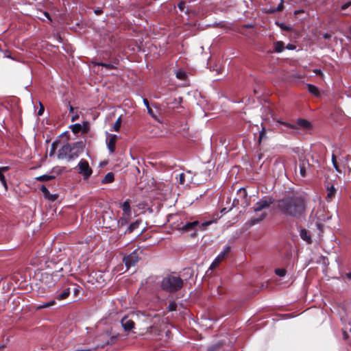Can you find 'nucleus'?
<instances>
[{
	"mask_svg": "<svg viewBox=\"0 0 351 351\" xmlns=\"http://www.w3.org/2000/svg\"><path fill=\"white\" fill-rule=\"evenodd\" d=\"M274 199L272 197H265L260 199L254 206V210L256 213V216L252 217L249 222V226H254L263 221L267 216V213L261 212L265 208H268L273 203ZM248 223H246V226Z\"/></svg>",
	"mask_w": 351,
	"mask_h": 351,
	"instance_id": "2",
	"label": "nucleus"
},
{
	"mask_svg": "<svg viewBox=\"0 0 351 351\" xmlns=\"http://www.w3.org/2000/svg\"><path fill=\"white\" fill-rule=\"evenodd\" d=\"M1 51L3 53L4 56H5V58H12V56H11V55L10 54L9 51H8V50H5V51H3V50L2 49V51Z\"/></svg>",
	"mask_w": 351,
	"mask_h": 351,
	"instance_id": "40",
	"label": "nucleus"
},
{
	"mask_svg": "<svg viewBox=\"0 0 351 351\" xmlns=\"http://www.w3.org/2000/svg\"><path fill=\"white\" fill-rule=\"evenodd\" d=\"M117 138L118 137L116 134H107L106 145L110 153H113L114 152Z\"/></svg>",
	"mask_w": 351,
	"mask_h": 351,
	"instance_id": "10",
	"label": "nucleus"
},
{
	"mask_svg": "<svg viewBox=\"0 0 351 351\" xmlns=\"http://www.w3.org/2000/svg\"><path fill=\"white\" fill-rule=\"evenodd\" d=\"M215 70L217 72V73H219L221 69L218 66H216Z\"/></svg>",
	"mask_w": 351,
	"mask_h": 351,
	"instance_id": "53",
	"label": "nucleus"
},
{
	"mask_svg": "<svg viewBox=\"0 0 351 351\" xmlns=\"http://www.w3.org/2000/svg\"><path fill=\"white\" fill-rule=\"evenodd\" d=\"M241 191V188H239L237 189V191Z\"/></svg>",
	"mask_w": 351,
	"mask_h": 351,
	"instance_id": "60",
	"label": "nucleus"
},
{
	"mask_svg": "<svg viewBox=\"0 0 351 351\" xmlns=\"http://www.w3.org/2000/svg\"><path fill=\"white\" fill-rule=\"evenodd\" d=\"M56 148V143H52V145H51V152L50 153V155H51H51L53 154V152H55Z\"/></svg>",
	"mask_w": 351,
	"mask_h": 351,
	"instance_id": "43",
	"label": "nucleus"
},
{
	"mask_svg": "<svg viewBox=\"0 0 351 351\" xmlns=\"http://www.w3.org/2000/svg\"><path fill=\"white\" fill-rule=\"evenodd\" d=\"M69 110H70V112H73L74 110L73 108L71 106H70Z\"/></svg>",
	"mask_w": 351,
	"mask_h": 351,
	"instance_id": "57",
	"label": "nucleus"
},
{
	"mask_svg": "<svg viewBox=\"0 0 351 351\" xmlns=\"http://www.w3.org/2000/svg\"><path fill=\"white\" fill-rule=\"evenodd\" d=\"M274 51L277 53L282 52L285 49V45L282 41H277L274 43Z\"/></svg>",
	"mask_w": 351,
	"mask_h": 351,
	"instance_id": "23",
	"label": "nucleus"
},
{
	"mask_svg": "<svg viewBox=\"0 0 351 351\" xmlns=\"http://www.w3.org/2000/svg\"><path fill=\"white\" fill-rule=\"evenodd\" d=\"M323 38H324V39L328 40V39H330V38H331V35H330V34H328V33H325V34L323 35Z\"/></svg>",
	"mask_w": 351,
	"mask_h": 351,
	"instance_id": "44",
	"label": "nucleus"
},
{
	"mask_svg": "<svg viewBox=\"0 0 351 351\" xmlns=\"http://www.w3.org/2000/svg\"><path fill=\"white\" fill-rule=\"evenodd\" d=\"M239 203V200L237 199H234L233 201V206H237Z\"/></svg>",
	"mask_w": 351,
	"mask_h": 351,
	"instance_id": "46",
	"label": "nucleus"
},
{
	"mask_svg": "<svg viewBox=\"0 0 351 351\" xmlns=\"http://www.w3.org/2000/svg\"><path fill=\"white\" fill-rule=\"evenodd\" d=\"M242 191H243V197L244 196L247 195V192H246L245 189L244 187H243Z\"/></svg>",
	"mask_w": 351,
	"mask_h": 351,
	"instance_id": "49",
	"label": "nucleus"
},
{
	"mask_svg": "<svg viewBox=\"0 0 351 351\" xmlns=\"http://www.w3.org/2000/svg\"><path fill=\"white\" fill-rule=\"evenodd\" d=\"M143 103H144L145 106L147 107V108L149 107V102L147 99H143Z\"/></svg>",
	"mask_w": 351,
	"mask_h": 351,
	"instance_id": "45",
	"label": "nucleus"
},
{
	"mask_svg": "<svg viewBox=\"0 0 351 351\" xmlns=\"http://www.w3.org/2000/svg\"><path fill=\"white\" fill-rule=\"evenodd\" d=\"M140 222L141 221L139 220H136L135 222L131 223L128 228V232H132V231L136 230L138 227Z\"/></svg>",
	"mask_w": 351,
	"mask_h": 351,
	"instance_id": "25",
	"label": "nucleus"
},
{
	"mask_svg": "<svg viewBox=\"0 0 351 351\" xmlns=\"http://www.w3.org/2000/svg\"><path fill=\"white\" fill-rule=\"evenodd\" d=\"M193 176L191 171L186 173H181L179 174V183L180 184H189L193 182Z\"/></svg>",
	"mask_w": 351,
	"mask_h": 351,
	"instance_id": "11",
	"label": "nucleus"
},
{
	"mask_svg": "<svg viewBox=\"0 0 351 351\" xmlns=\"http://www.w3.org/2000/svg\"><path fill=\"white\" fill-rule=\"evenodd\" d=\"M9 169H10L9 167H0V181L5 190L8 189V186H7L6 180L5 179L3 173L8 171Z\"/></svg>",
	"mask_w": 351,
	"mask_h": 351,
	"instance_id": "16",
	"label": "nucleus"
},
{
	"mask_svg": "<svg viewBox=\"0 0 351 351\" xmlns=\"http://www.w3.org/2000/svg\"><path fill=\"white\" fill-rule=\"evenodd\" d=\"M114 180V174L112 173H108L103 178L101 182L103 184L110 183Z\"/></svg>",
	"mask_w": 351,
	"mask_h": 351,
	"instance_id": "24",
	"label": "nucleus"
},
{
	"mask_svg": "<svg viewBox=\"0 0 351 351\" xmlns=\"http://www.w3.org/2000/svg\"><path fill=\"white\" fill-rule=\"evenodd\" d=\"M257 91L256 89H254V93L256 94Z\"/></svg>",
	"mask_w": 351,
	"mask_h": 351,
	"instance_id": "61",
	"label": "nucleus"
},
{
	"mask_svg": "<svg viewBox=\"0 0 351 351\" xmlns=\"http://www.w3.org/2000/svg\"><path fill=\"white\" fill-rule=\"evenodd\" d=\"M82 150V143H76L73 145L66 144L59 149L58 157L59 159L68 158L69 160H71L77 157Z\"/></svg>",
	"mask_w": 351,
	"mask_h": 351,
	"instance_id": "3",
	"label": "nucleus"
},
{
	"mask_svg": "<svg viewBox=\"0 0 351 351\" xmlns=\"http://www.w3.org/2000/svg\"><path fill=\"white\" fill-rule=\"evenodd\" d=\"M214 219H212V220H210V221H205L204 223H202L200 226H199V228L201 230H205V227L208 226H210V224H212L213 223L217 221V219H219L221 217V216L219 215V214H215L214 215Z\"/></svg>",
	"mask_w": 351,
	"mask_h": 351,
	"instance_id": "21",
	"label": "nucleus"
},
{
	"mask_svg": "<svg viewBox=\"0 0 351 351\" xmlns=\"http://www.w3.org/2000/svg\"><path fill=\"white\" fill-rule=\"evenodd\" d=\"M350 6H351V1H348L344 4H343L341 6V10H346L347 8H348Z\"/></svg>",
	"mask_w": 351,
	"mask_h": 351,
	"instance_id": "37",
	"label": "nucleus"
},
{
	"mask_svg": "<svg viewBox=\"0 0 351 351\" xmlns=\"http://www.w3.org/2000/svg\"><path fill=\"white\" fill-rule=\"evenodd\" d=\"M139 260L137 251H134L124 258V262L128 268L134 266Z\"/></svg>",
	"mask_w": 351,
	"mask_h": 351,
	"instance_id": "9",
	"label": "nucleus"
},
{
	"mask_svg": "<svg viewBox=\"0 0 351 351\" xmlns=\"http://www.w3.org/2000/svg\"><path fill=\"white\" fill-rule=\"evenodd\" d=\"M4 348V345H1V346H0V349H1V348Z\"/></svg>",
	"mask_w": 351,
	"mask_h": 351,
	"instance_id": "59",
	"label": "nucleus"
},
{
	"mask_svg": "<svg viewBox=\"0 0 351 351\" xmlns=\"http://www.w3.org/2000/svg\"><path fill=\"white\" fill-rule=\"evenodd\" d=\"M346 276L348 279H351V273H348L346 274Z\"/></svg>",
	"mask_w": 351,
	"mask_h": 351,
	"instance_id": "55",
	"label": "nucleus"
},
{
	"mask_svg": "<svg viewBox=\"0 0 351 351\" xmlns=\"http://www.w3.org/2000/svg\"><path fill=\"white\" fill-rule=\"evenodd\" d=\"M184 6L185 3L184 1H180L178 5V8L180 11H184Z\"/></svg>",
	"mask_w": 351,
	"mask_h": 351,
	"instance_id": "38",
	"label": "nucleus"
},
{
	"mask_svg": "<svg viewBox=\"0 0 351 351\" xmlns=\"http://www.w3.org/2000/svg\"><path fill=\"white\" fill-rule=\"evenodd\" d=\"M121 324L125 331L131 330L134 326V322L128 317H125L121 319Z\"/></svg>",
	"mask_w": 351,
	"mask_h": 351,
	"instance_id": "13",
	"label": "nucleus"
},
{
	"mask_svg": "<svg viewBox=\"0 0 351 351\" xmlns=\"http://www.w3.org/2000/svg\"><path fill=\"white\" fill-rule=\"evenodd\" d=\"M333 165V167L335 169V170L339 172V173H341V169H339V165H338V162L337 161H334V162L332 163Z\"/></svg>",
	"mask_w": 351,
	"mask_h": 351,
	"instance_id": "39",
	"label": "nucleus"
},
{
	"mask_svg": "<svg viewBox=\"0 0 351 351\" xmlns=\"http://www.w3.org/2000/svg\"><path fill=\"white\" fill-rule=\"evenodd\" d=\"M78 117V116H73L71 119L72 121H74Z\"/></svg>",
	"mask_w": 351,
	"mask_h": 351,
	"instance_id": "56",
	"label": "nucleus"
},
{
	"mask_svg": "<svg viewBox=\"0 0 351 351\" xmlns=\"http://www.w3.org/2000/svg\"><path fill=\"white\" fill-rule=\"evenodd\" d=\"M199 225V221H194L193 222H189V223H186L185 225H184L182 228H180V229L182 230V231H184V232H188L189 230H194L195 228Z\"/></svg>",
	"mask_w": 351,
	"mask_h": 351,
	"instance_id": "17",
	"label": "nucleus"
},
{
	"mask_svg": "<svg viewBox=\"0 0 351 351\" xmlns=\"http://www.w3.org/2000/svg\"><path fill=\"white\" fill-rule=\"evenodd\" d=\"M266 138V130L265 128H262V130L260 132L258 136V143L261 144V141Z\"/></svg>",
	"mask_w": 351,
	"mask_h": 351,
	"instance_id": "30",
	"label": "nucleus"
},
{
	"mask_svg": "<svg viewBox=\"0 0 351 351\" xmlns=\"http://www.w3.org/2000/svg\"><path fill=\"white\" fill-rule=\"evenodd\" d=\"M300 175L302 177L306 176V169H305L304 164H302V165L300 166Z\"/></svg>",
	"mask_w": 351,
	"mask_h": 351,
	"instance_id": "35",
	"label": "nucleus"
},
{
	"mask_svg": "<svg viewBox=\"0 0 351 351\" xmlns=\"http://www.w3.org/2000/svg\"><path fill=\"white\" fill-rule=\"evenodd\" d=\"M132 213L130 212H123V215L119 221L121 225L123 226L127 224L131 219Z\"/></svg>",
	"mask_w": 351,
	"mask_h": 351,
	"instance_id": "19",
	"label": "nucleus"
},
{
	"mask_svg": "<svg viewBox=\"0 0 351 351\" xmlns=\"http://www.w3.org/2000/svg\"><path fill=\"white\" fill-rule=\"evenodd\" d=\"M284 9V1L280 0V3L276 8H270L269 9L265 8V12L267 14H274L278 12H281Z\"/></svg>",
	"mask_w": 351,
	"mask_h": 351,
	"instance_id": "14",
	"label": "nucleus"
},
{
	"mask_svg": "<svg viewBox=\"0 0 351 351\" xmlns=\"http://www.w3.org/2000/svg\"><path fill=\"white\" fill-rule=\"evenodd\" d=\"M54 178L53 176L43 175L37 178V180L40 181H47Z\"/></svg>",
	"mask_w": 351,
	"mask_h": 351,
	"instance_id": "32",
	"label": "nucleus"
},
{
	"mask_svg": "<svg viewBox=\"0 0 351 351\" xmlns=\"http://www.w3.org/2000/svg\"><path fill=\"white\" fill-rule=\"evenodd\" d=\"M78 173L82 175L84 180H87L92 175L93 171L87 160L81 159L77 166Z\"/></svg>",
	"mask_w": 351,
	"mask_h": 351,
	"instance_id": "7",
	"label": "nucleus"
},
{
	"mask_svg": "<svg viewBox=\"0 0 351 351\" xmlns=\"http://www.w3.org/2000/svg\"><path fill=\"white\" fill-rule=\"evenodd\" d=\"M326 189H327L326 200L328 202H330L332 199V198L335 197L337 190L333 185L329 186L328 184L326 186Z\"/></svg>",
	"mask_w": 351,
	"mask_h": 351,
	"instance_id": "15",
	"label": "nucleus"
},
{
	"mask_svg": "<svg viewBox=\"0 0 351 351\" xmlns=\"http://www.w3.org/2000/svg\"><path fill=\"white\" fill-rule=\"evenodd\" d=\"M40 108L38 112V114L39 116L42 115L43 114V112H44V106L41 104V103H40Z\"/></svg>",
	"mask_w": 351,
	"mask_h": 351,
	"instance_id": "41",
	"label": "nucleus"
},
{
	"mask_svg": "<svg viewBox=\"0 0 351 351\" xmlns=\"http://www.w3.org/2000/svg\"><path fill=\"white\" fill-rule=\"evenodd\" d=\"M287 273V271L284 268H278V269H275V274L280 276V277H283L285 276Z\"/></svg>",
	"mask_w": 351,
	"mask_h": 351,
	"instance_id": "28",
	"label": "nucleus"
},
{
	"mask_svg": "<svg viewBox=\"0 0 351 351\" xmlns=\"http://www.w3.org/2000/svg\"><path fill=\"white\" fill-rule=\"evenodd\" d=\"M230 251V247L226 246L225 249L215 258L213 262L211 263L207 272L210 270H213L215 268H216L219 265V264L226 258Z\"/></svg>",
	"mask_w": 351,
	"mask_h": 351,
	"instance_id": "8",
	"label": "nucleus"
},
{
	"mask_svg": "<svg viewBox=\"0 0 351 351\" xmlns=\"http://www.w3.org/2000/svg\"><path fill=\"white\" fill-rule=\"evenodd\" d=\"M321 90L322 89H308L310 93L316 97H320Z\"/></svg>",
	"mask_w": 351,
	"mask_h": 351,
	"instance_id": "33",
	"label": "nucleus"
},
{
	"mask_svg": "<svg viewBox=\"0 0 351 351\" xmlns=\"http://www.w3.org/2000/svg\"><path fill=\"white\" fill-rule=\"evenodd\" d=\"M334 161H337V157L335 154H332V162L333 163Z\"/></svg>",
	"mask_w": 351,
	"mask_h": 351,
	"instance_id": "48",
	"label": "nucleus"
},
{
	"mask_svg": "<svg viewBox=\"0 0 351 351\" xmlns=\"http://www.w3.org/2000/svg\"><path fill=\"white\" fill-rule=\"evenodd\" d=\"M40 190L43 192L45 197H46L47 199L51 201H54L56 199L57 196L56 195L51 194L45 186L43 185L40 188Z\"/></svg>",
	"mask_w": 351,
	"mask_h": 351,
	"instance_id": "18",
	"label": "nucleus"
},
{
	"mask_svg": "<svg viewBox=\"0 0 351 351\" xmlns=\"http://www.w3.org/2000/svg\"><path fill=\"white\" fill-rule=\"evenodd\" d=\"M70 294V289L66 288L64 290H63L60 293H59L56 298L59 300H62L66 299Z\"/></svg>",
	"mask_w": 351,
	"mask_h": 351,
	"instance_id": "22",
	"label": "nucleus"
},
{
	"mask_svg": "<svg viewBox=\"0 0 351 351\" xmlns=\"http://www.w3.org/2000/svg\"><path fill=\"white\" fill-rule=\"evenodd\" d=\"M121 127V118L119 117L113 125V128L115 131H119Z\"/></svg>",
	"mask_w": 351,
	"mask_h": 351,
	"instance_id": "34",
	"label": "nucleus"
},
{
	"mask_svg": "<svg viewBox=\"0 0 351 351\" xmlns=\"http://www.w3.org/2000/svg\"><path fill=\"white\" fill-rule=\"evenodd\" d=\"M276 24L279 27H280L281 29L282 30H285V31H290L291 30V27L286 25L285 23H280L279 21H276Z\"/></svg>",
	"mask_w": 351,
	"mask_h": 351,
	"instance_id": "31",
	"label": "nucleus"
},
{
	"mask_svg": "<svg viewBox=\"0 0 351 351\" xmlns=\"http://www.w3.org/2000/svg\"><path fill=\"white\" fill-rule=\"evenodd\" d=\"M82 130H84V131L86 132V129H84L82 125L79 123H76L72 126V131L74 133H77Z\"/></svg>",
	"mask_w": 351,
	"mask_h": 351,
	"instance_id": "27",
	"label": "nucleus"
},
{
	"mask_svg": "<svg viewBox=\"0 0 351 351\" xmlns=\"http://www.w3.org/2000/svg\"><path fill=\"white\" fill-rule=\"evenodd\" d=\"M295 47H296L295 45H294L293 44H288L286 47L287 49H290V50L295 49Z\"/></svg>",
	"mask_w": 351,
	"mask_h": 351,
	"instance_id": "42",
	"label": "nucleus"
},
{
	"mask_svg": "<svg viewBox=\"0 0 351 351\" xmlns=\"http://www.w3.org/2000/svg\"><path fill=\"white\" fill-rule=\"evenodd\" d=\"M93 64H94L95 67H101V70L99 71L101 73H103L104 75H109L112 70L117 69L119 61L116 60L112 63L93 62Z\"/></svg>",
	"mask_w": 351,
	"mask_h": 351,
	"instance_id": "6",
	"label": "nucleus"
},
{
	"mask_svg": "<svg viewBox=\"0 0 351 351\" xmlns=\"http://www.w3.org/2000/svg\"><path fill=\"white\" fill-rule=\"evenodd\" d=\"M79 293V289L77 288L75 289L74 294L77 295Z\"/></svg>",
	"mask_w": 351,
	"mask_h": 351,
	"instance_id": "54",
	"label": "nucleus"
},
{
	"mask_svg": "<svg viewBox=\"0 0 351 351\" xmlns=\"http://www.w3.org/2000/svg\"><path fill=\"white\" fill-rule=\"evenodd\" d=\"M227 212H228V210H226V208H224L221 209V213H226Z\"/></svg>",
	"mask_w": 351,
	"mask_h": 351,
	"instance_id": "52",
	"label": "nucleus"
},
{
	"mask_svg": "<svg viewBox=\"0 0 351 351\" xmlns=\"http://www.w3.org/2000/svg\"><path fill=\"white\" fill-rule=\"evenodd\" d=\"M302 12H304V11H303L302 10H295V11L294 12V14H295V15H298V14H300V13H302Z\"/></svg>",
	"mask_w": 351,
	"mask_h": 351,
	"instance_id": "47",
	"label": "nucleus"
},
{
	"mask_svg": "<svg viewBox=\"0 0 351 351\" xmlns=\"http://www.w3.org/2000/svg\"><path fill=\"white\" fill-rule=\"evenodd\" d=\"M56 303L55 300H51L49 302H45V303H43V304L38 306L37 307V308H48V307H50L53 305H54Z\"/></svg>",
	"mask_w": 351,
	"mask_h": 351,
	"instance_id": "29",
	"label": "nucleus"
},
{
	"mask_svg": "<svg viewBox=\"0 0 351 351\" xmlns=\"http://www.w3.org/2000/svg\"><path fill=\"white\" fill-rule=\"evenodd\" d=\"M300 237L308 243H311L312 239L310 234L306 229H302L300 232Z\"/></svg>",
	"mask_w": 351,
	"mask_h": 351,
	"instance_id": "20",
	"label": "nucleus"
},
{
	"mask_svg": "<svg viewBox=\"0 0 351 351\" xmlns=\"http://www.w3.org/2000/svg\"><path fill=\"white\" fill-rule=\"evenodd\" d=\"M147 110H148V113L149 114H151L152 116H153V114H152L153 111H152V110L149 107L147 108Z\"/></svg>",
	"mask_w": 351,
	"mask_h": 351,
	"instance_id": "50",
	"label": "nucleus"
},
{
	"mask_svg": "<svg viewBox=\"0 0 351 351\" xmlns=\"http://www.w3.org/2000/svg\"><path fill=\"white\" fill-rule=\"evenodd\" d=\"M176 307L177 304L174 302H171L168 306L169 311H175Z\"/></svg>",
	"mask_w": 351,
	"mask_h": 351,
	"instance_id": "36",
	"label": "nucleus"
},
{
	"mask_svg": "<svg viewBox=\"0 0 351 351\" xmlns=\"http://www.w3.org/2000/svg\"><path fill=\"white\" fill-rule=\"evenodd\" d=\"M276 206L283 215L299 219L306 216L308 200L305 195L301 193H292L278 199Z\"/></svg>",
	"mask_w": 351,
	"mask_h": 351,
	"instance_id": "1",
	"label": "nucleus"
},
{
	"mask_svg": "<svg viewBox=\"0 0 351 351\" xmlns=\"http://www.w3.org/2000/svg\"><path fill=\"white\" fill-rule=\"evenodd\" d=\"M183 286V281L176 276L169 275L164 278L161 282L162 289L169 292H176Z\"/></svg>",
	"mask_w": 351,
	"mask_h": 351,
	"instance_id": "4",
	"label": "nucleus"
},
{
	"mask_svg": "<svg viewBox=\"0 0 351 351\" xmlns=\"http://www.w3.org/2000/svg\"><path fill=\"white\" fill-rule=\"evenodd\" d=\"M95 12L97 14H99V13H101V10H95Z\"/></svg>",
	"mask_w": 351,
	"mask_h": 351,
	"instance_id": "58",
	"label": "nucleus"
},
{
	"mask_svg": "<svg viewBox=\"0 0 351 351\" xmlns=\"http://www.w3.org/2000/svg\"><path fill=\"white\" fill-rule=\"evenodd\" d=\"M175 75L177 79L184 81V84H183L184 86H190V84L188 82V74L187 73L182 69H178L175 70Z\"/></svg>",
	"mask_w": 351,
	"mask_h": 351,
	"instance_id": "12",
	"label": "nucleus"
},
{
	"mask_svg": "<svg viewBox=\"0 0 351 351\" xmlns=\"http://www.w3.org/2000/svg\"><path fill=\"white\" fill-rule=\"evenodd\" d=\"M121 208L123 210V212H130L131 211L130 204V202L128 200L125 201L121 204Z\"/></svg>",
	"mask_w": 351,
	"mask_h": 351,
	"instance_id": "26",
	"label": "nucleus"
},
{
	"mask_svg": "<svg viewBox=\"0 0 351 351\" xmlns=\"http://www.w3.org/2000/svg\"><path fill=\"white\" fill-rule=\"evenodd\" d=\"M282 125L288 128L293 130H302L304 131L310 130L313 128V125L310 121L304 119H298L295 124L282 122Z\"/></svg>",
	"mask_w": 351,
	"mask_h": 351,
	"instance_id": "5",
	"label": "nucleus"
},
{
	"mask_svg": "<svg viewBox=\"0 0 351 351\" xmlns=\"http://www.w3.org/2000/svg\"><path fill=\"white\" fill-rule=\"evenodd\" d=\"M307 88H317V87L313 84H307Z\"/></svg>",
	"mask_w": 351,
	"mask_h": 351,
	"instance_id": "51",
	"label": "nucleus"
}]
</instances>
